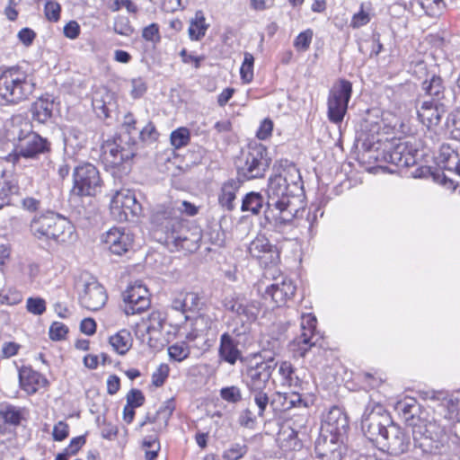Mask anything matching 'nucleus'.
Masks as SVG:
<instances>
[{"mask_svg": "<svg viewBox=\"0 0 460 460\" xmlns=\"http://www.w3.org/2000/svg\"><path fill=\"white\" fill-rule=\"evenodd\" d=\"M248 447L246 445L234 444L227 450L223 453L225 460H238L247 453Z\"/></svg>", "mask_w": 460, "mask_h": 460, "instance_id": "obj_50", "label": "nucleus"}, {"mask_svg": "<svg viewBox=\"0 0 460 460\" xmlns=\"http://www.w3.org/2000/svg\"><path fill=\"white\" fill-rule=\"evenodd\" d=\"M32 78L20 66H10L0 71V97L9 103L27 100L34 91Z\"/></svg>", "mask_w": 460, "mask_h": 460, "instance_id": "obj_5", "label": "nucleus"}, {"mask_svg": "<svg viewBox=\"0 0 460 460\" xmlns=\"http://www.w3.org/2000/svg\"><path fill=\"white\" fill-rule=\"evenodd\" d=\"M164 207H172L176 210V215L180 217V215L185 213L187 216H195L198 213V208L188 201H181L180 204L170 202L168 205H164Z\"/></svg>", "mask_w": 460, "mask_h": 460, "instance_id": "obj_54", "label": "nucleus"}, {"mask_svg": "<svg viewBox=\"0 0 460 460\" xmlns=\"http://www.w3.org/2000/svg\"><path fill=\"white\" fill-rule=\"evenodd\" d=\"M164 317L160 312H153L149 314L146 324V332L152 334L161 332L164 328Z\"/></svg>", "mask_w": 460, "mask_h": 460, "instance_id": "obj_46", "label": "nucleus"}, {"mask_svg": "<svg viewBox=\"0 0 460 460\" xmlns=\"http://www.w3.org/2000/svg\"><path fill=\"white\" fill-rule=\"evenodd\" d=\"M248 252L265 267L279 261V251L264 235H258L249 244Z\"/></svg>", "mask_w": 460, "mask_h": 460, "instance_id": "obj_16", "label": "nucleus"}, {"mask_svg": "<svg viewBox=\"0 0 460 460\" xmlns=\"http://www.w3.org/2000/svg\"><path fill=\"white\" fill-rule=\"evenodd\" d=\"M61 6L56 1H48L45 4L44 13L46 18L50 22H58L60 18Z\"/></svg>", "mask_w": 460, "mask_h": 460, "instance_id": "obj_57", "label": "nucleus"}, {"mask_svg": "<svg viewBox=\"0 0 460 460\" xmlns=\"http://www.w3.org/2000/svg\"><path fill=\"white\" fill-rule=\"evenodd\" d=\"M30 226L31 234L40 240L66 243L75 238V227L71 222L53 212L34 217Z\"/></svg>", "mask_w": 460, "mask_h": 460, "instance_id": "obj_4", "label": "nucleus"}, {"mask_svg": "<svg viewBox=\"0 0 460 460\" xmlns=\"http://www.w3.org/2000/svg\"><path fill=\"white\" fill-rule=\"evenodd\" d=\"M103 159L111 166L118 167L130 161L136 155L135 143L128 144V147L119 144L107 143L103 146Z\"/></svg>", "mask_w": 460, "mask_h": 460, "instance_id": "obj_22", "label": "nucleus"}, {"mask_svg": "<svg viewBox=\"0 0 460 460\" xmlns=\"http://www.w3.org/2000/svg\"><path fill=\"white\" fill-rule=\"evenodd\" d=\"M208 28V24L206 23L203 12L201 10L197 11L188 30L190 39L191 40H201L205 36Z\"/></svg>", "mask_w": 460, "mask_h": 460, "instance_id": "obj_36", "label": "nucleus"}, {"mask_svg": "<svg viewBox=\"0 0 460 460\" xmlns=\"http://www.w3.org/2000/svg\"><path fill=\"white\" fill-rule=\"evenodd\" d=\"M85 144V137L83 131L75 128H70L64 136V149L67 155H74L82 149Z\"/></svg>", "mask_w": 460, "mask_h": 460, "instance_id": "obj_31", "label": "nucleus"}, {"mask_svg": "<svg viewBox=\"0 0 460 460\" xmlns=\"http://www.w3.org/2000/svg\"><path fill=\"white\" fill-rule=\"evenodd\" d=\"M110 209L114 219L126 222L138 217L141 214L142 207L132 190L121 189L113 195Z\"/></svg>", "mask_w": 460, "mask_h": 460, "instance_id": "obj_12", "label": "nucleus"}, {"mask_svg": "<svg viewBox=\"0 0 460 460\" xmlns=\"http://www.w3.org/2000/svg\"><path fill=\"white\" fill-rule=\"evenodd\" d=\"M168 355L171 360L181 362L189 358L190 349L185 341H178L170 345L167 349Z\"/></svg>", "mask_w": 460, "mask_h": 460, "instance_id": "obj_41", "label": "nucleus"}, {"mask_svg": "<svg viewBox=\"0 0 460 460\" xmlns=\"http://www.w3.org/2000/svg\"><path fill=\"white\" fill-rule=\"evenodd\" d=\"M300 327L302 332L293 341V346L297 347L299 355L304 357L318 340L315 334L316 317L310 313L302 314Z\"/></svg>", "mask_w": 460, "mask_h": 460, "instance_id": "obj_18", "label": "nucleus"}, {"mask_svg": "<svg viewBox=\"0 0 460 460\" xmlns=\"http://www.w3.org/2000/svg\"><path fill=\"white\" fill-rule=\"evenodd\" d=\"M185 313L199 309L200 297L194 292H184Z\"/></svg>", "mask_w": 460, "mask_h": 460, "instance_id": "obj_60", "label": "nucleus"}, {"mask_svg": "<svg viewBox=\"0 0 460 460\" xmlns=\"http://www.w3.org/2000/svg\"><path fill=\"white\" fill-rule=\"evenodd\" d=\"M218 353L220 358L230 365H234L242 357V352L237 348V342L228 332H224L220 336Z\"/></svg>", "mask_w": 460, "mask_h": 460, "instance_id": "obj_27", "label": "nucleus"}, {"mask_svg": "<svg viewBox=\"0 0 460 460\" xmlns=\"http://www.w3.org/2000/svg\"><path fill=\"white\" fill-rule=\"evenodd\" d=\"M145 402V396L138 389H132L127 394V404L132 407H139Z\"/></svg>", "mask_w": 460, "mask_h": 460, "instance_id": "obj_63", "label": "nucleus"}, {"mask_svg": "<svg viewBox=\"0 0 460 460\" xmlns=\"http://www.w3.org/2000/svg\"><path fill=\"white\" fill-rule=\"evenodd\" d=\"M279 374L281 377V384L294 389H300L303 380L299 376L298 371L288 361H282L279 366Z\"/></svg>", "mask_w": 460, "mask_h": 460, "instance_id": "obj_32", "label": "nucleus"}, {"mask_svg": "<svg viewBox=\"0 0 460 460\" xmlns=\"http://www.w3.org/2000/svg\"><path fill=\"white\" fill-rule=\"evenodd\" d=\"M295 292L296 286L292 280L282 279L281 280H276L266 288L264 297H270L276 306H281L293 297Z\"/></svg>", "mask_w": 460, "mask_h": 460, "instance_id": "obj_24", "label": "nucleus"}, {"mask_svg": "<svg viewBox=\"0 0 460 460\" xmlns=\"http://www.w3.org/2000/svg\"><path fill=\"white\" fill-rule=\"evenodd\" d=\"M170 367L167 364H160L156 370L152 374V384L155 387L162 386L167 379Z\"/></svg>", "mask_w": 460, "mask_h": 460, "instance_id": "obj_52", "label": "nucleus"}, {"mask_svg": "<svg viewBox=\"0 0 460 460\" xmlns=\"http://www.w3.org/2000/svg\"><path fill=\"white\" fill-rule=\"evenodd\" d=\"M343 438L323 435L315 444V453L322 460H341Z\"/></svg>", "mask_w": 460, "mask_h": 460, "instance_id": "obj_20", "label": "nucleus"}, {"mask_svg": "<svg viewBox=\"0 0 460 460\" xmlns=\"http://www.w3.org/2000/svg\"><path fill=\"white\" fill-rule=\"evenodd\" d=\"M68 328L62 323L54 322L49 327V338L52 341H61L66 338Z\"/></svg>", "mask_w": 460, "mask_h": 460, "instance_id": "obj_58", "label": "nucleus"}, {"mask_svg": "<svg viewBox=\"0 0 460 460\" xmlns=\"http://www.w3.org/2000/svg\"><path fill=\"white\" fill-rule=\"evenodd\" d=\"M22 299V294L15 289L0 292V304L2 305H14L19 304Z\"/></svg>", "mask_w": 460, "mask_h": 460, "instance_id": "obj_53", "label": "nucleus"}, {"mask_svg": "<svg viewBox=\"0 0 460 460\" xmlns=\"http://www.w3.org/2000/svg\"><path fill=\"white\" fill-rule=\"evenodd\" d=\"M414 447L424 454H438L444 447L443 429L436 422L418 420L411 428Z\"/></svg>", "mask_w": 460, "mask_h": 460, "instance_id": "obj_8", "label": "nucleus"}, {"mask_svg": "<svg viewBox=\"0 0 460 460\" xmlns=\"http://www.w3.org/2000/svg\"><path fill=\"white\" fill-rule=\"evenodd\" d=\"M174 411V404L172 401H167L164 402V405H162L159 410L156 411L155 416L151 419L150 417H147V420L149 422H155V421H161L163 424V427L165 428L167 426L168 420L170 417L172 416V412Z\"/></svg>", "mask_w": 460, "mask_h": 460, "instance_id": "obj_43", "label": "nucleus"}, {"mask_svg": "<svg viewBox=\"0 0 460 460\" xmlns=\"http://www.w3.org/2000/svg\"><path fill=\"white\" fill-rule=\"evenodd\" d=\"M152 222L166 235L167 243H173L176 247L189 251L197 247L199 234L190 233L176 215L174 208L157 206L152 215Z\"/></svg>", "mask_w": 460, "mask_h": 460, "instance_id": "obj_3", "label": "nucleus"}, {"mask_svg": "<svg viewBox=\"0 0 460 460\" xmlns=\"http://www.w3.org/2000/svg\"><path fill=\"white\" fill-rule=\"evenodd\" d=\"M422 90L429 97V101L443 104H447L448 102L446 96V87L440 76L432 75L429 80H425L422 83Z\"/></svg>", "mask_w": 460, "mask_h": 460, "instance_id": "obj_28", "label": "nucleus"}, {"mask_svg": "<svg viewBox=\"0 0 460 460\" xmlns=\"http://www.w3.org/2000/svg\"><path fill=\"white\" fill-rule=\"evenodd\" d=\"M170 140L174 148L180 149L190 143V132L187 128H179L171 133Z\"/></svg>", "mask_w": 460, "mask_h": 460, "instance_id": "obj_42", "label": "nucleus"}, {"mask_svg": "<svg viewBox=\"0 0 460 460\" xmlns=\"http://www.w3.org/2000/svg\"><path fill=\"white\" fill-rule=\"evenodd\" d=\"M273 130V122L270 119H265L261 121L256 136L261 140H265L271 136Z\"/></svg>", "mask_w": 460, "mask_h": 460, "instance_id": "obj_64", "label": "nucleus"}, {"mask_svg": "<svg viewBox=\"0 0 460 460\" xmlns=\"http://www.w3.org/2000/svg\"><path fill=\"white\" fill-rule=\"evenodd\" d=\"M114 31L117 34L129 36L133 33V28L127 17L119 16L116 18L113 25Z\"/></svg>", "mask_w": 460, "mask_h": 460, "instance_id": "obj_55", "label": "nucleus"}, {"mask_svg": "<svg viewBox=\"0 0 460 460\" xmlns=\"http://www.w3.org/2000/svg\"><path fill=\"white\" fill-rule=\"evenodd\" d=\"M53 102L48 99L37 100L31 107L32 118L40 123L47 122L52 116Z\"/></svg>", "mask_w": 460, "mask_h": 460, "instance_id": "obj_35", "label": "nucleus"}, {"mask_svg": "<svg viewBox=\"0 0 460 460\" xmlns=\"http://www.w3.org/2000/svg\"><path fill=\"white\" fill-rule=\"evenodd\" d=\"M257 413L252 412L249 408L242 411L238 416V423L241 427L254 429L257 425Z\"/></svg>", "mask_w": 460, "mask_h": 460, "instance_id": "obj_48", "label": "nucleus"}, {"mask_svg": "<svg viewBox=\"0 0 460 460\" xmlns=\"http://www.w3.org/2000/svg\"><path fill=\"white\" fill-rule=\"evenodd\" d=\"M323 429L325 432L344 438L349 429L347 415L339 408H332L324 420Z\"/></svg>", "mask_w": 460, "mask_h": 460, "instance_id": "obj_25", "label": "nucleus"}, {"mask_svg": "<svg viewBox=\"0 0 460 460\" xmlns=\"http://www.w3.org/2000/svg\"><path fill=\"white\" fill-rule=\"evenodd\" d=\"M131 87L130 94L134 99L140 98L147 90L146 83L141 77L133 78L131 80Z\"/></svg>", "mask_w": 460, "mask_h": 460, "instance_id": "obj_61", "label": "nucleus"}, {"mask_svg": "<svg viewBox=\"0 0 460 460\" xmlns=\"http://www.w3.org/2000/svg\"><path fill=\"white\" fill-rule=\"evenodd\" d=\"M19 188L13 181H4L0 182V201L3 207L9 204L8 198L12 194H17Z\"/></svg>", "mask_w": 460, "mask_h": 460, "instance_id": "obj_47", "label": "nucleus"}, {"mask_svg": "<svg viewBox=\"0 0 460 460\" xmlns=\"http://www.w3.org/2000/svg\"><path fill=\"white\" fill-rule=\"evenodd\" d=\"M0 417L4 423L17 426L22 419V410L11 404L2 405L0 408Z\"/></svg>", "mask_w": 460, "mask_h": 460, "instance_id": "obj_40", "label": "nucleus"}, {"mask_svg": "<svg viewBox=\"0 0 460 460\" xmlns=\"http://www.w3.org/2000/svg\"><path fill=\"white\" fill-rule=\"evenodd\" d=\"M142 37L147 41H160L161 37L158 24L151 23L150 25L145 27L142 31Z\"/></svg>", "mask_w": 460, "mask_h": 460, "instance_id": "obj_62", "label": "nucleus"}, {"mask_svg": "<svg viewBox=\"0 0 460 460\" xmlns=\"http://www.w3.org/2000/svg\"><path fill=\"white\" fill-rule=\"evenodd\" d=\"M438 161L446 171L453 172L454 169L459 168L460 155L449 146L443 145L440 147Z\"/></svg>", "mask_w": 460, "mask_h": 460, "instance_id": "obj_34", "label": "nucleus"}, {"mask_svg": "<svg viewBox=\"0 0 460 460\" xmlns=\"http://www.w3.org/2000/svg\"><path fill=\"white\" fill-rule=\"evenodd\" d=\"M92 105L99 117L108 118L114 107L113 96L106 88L93 93Z\"/></svg>", "mask_w": 460, "mask_h": 460, "instance_id": "obj_29", "label": "nucleus"}, {"mask_svg": "<svg viewBox=\"0 0 460 460\" xmlns=\"http://www.w3.org/2000/svg\"><path fill=\"white\" fill-rule=\"evenodd\" d=\"M395 410L410 427L418 423V420H421L417 416L420 411V405L413 398H406L399 401L395 405Z\"/></svg>", "mask_w": 460, "mask_h": 460, "instance_id": "obj_30", "label": "nucleus"}, {"mask_svg": "<svg viewBox=\"0 0 460 460\" xmlns=\"http://www.w3.org/2000/svg\"><path fill=\"white\" fill-rule=\"evenodd\" d=\"M254 58L249 52L244 53L243 62L240 68L241 78L244 83H250L253 78Z\"/></svg>", "mask_w": 460, "mask_h": 460, "instance_id": "obj_44", "label": "nucleus"}, {"mask_svg": "<svg viewBox=\"0 0 460 460\" xmlns=\"http://www.w3.org/2000/svg\"><path fill=\"white\" fill-rule=\"evenodd\" d=\"M278 363L272 356H263L261 362L248 366L243 373V381L249 391L265 390Z\"/></svg>", "mask_w": 460, "mask_h": 460, "instance_id": "obj_13", "label": "nucleus"}, {"mask_svg": "<svg viewBox=\"0 0 460 460\" xmlns=\"http://www.w3.org/2000/svg\"><path fill=\"white\" fill-rule=\"evenodd\" d=\"M313 35V31L310 29L300 32L294 40V47L296 50L306 51L312 42Z\"/></svg>", "mask_w": 460, "mask_h": 460, "instance_id": "obj_49", "label": "nucleus"}, {"mask_svg": "<svg viewBox=\"0 0 460 460\" xmlns=\"http://www.w3.org/2000/svg\"><path fill=\"white\" fill-rule=\"evenodd\" d=\"M102 243L112 253L122 255L133 244V234L124 228L113 227L102 235Z\"/></svg>", "mask_w": 460, "mask_h": 460, "instance_id": "obj_19", "label": "nucleus"}, {"mask_svg": "<svg viewBox=\"0 0 460 460\" xmlns=\"http://www.w3.org/2000/svg\"><path fill=\"white\" fill-rule=\"evenodd\" d=\"M220 395L225 401L234 403L241 401L242 399L241 390L237 386L222 388Z\"/></svg>", "mask_w": 460, "mask_h": 460, "instance_id": "obj_59", "label": "nucleus"}, {"mask_svg": "<svg viewBox=\"0 0 460 460\" xmlns=\"http://www.w3.org/2000/svg\"><path fill=\"white\" fill-rule=\"evenodd\" d=\"M26 309L34 315H41L46 311V302L41 297H29L26 302Z\"/></svg>", "mask_w": 460, "mask_h": 460, "instance_id": "obj_51", "label": "nucleus"}, {"mask_svg": "<svg viewBox=\"0 0 460 460\" xmlns=\"http://www.w3.org/2000/svg\"><path fill=\"white\" fill-rule=\"evenodd\" d=\"M447 111V104L433 102L432 101H422L417 106L419 120L428 128L438 126Z\"/></svg>", "mask_w": 460, "mask_h": 460, "instance_id": "obj_23", "label": "nucleus"}, {"mask_svg": "<svg viewBox=\"0 0 460 460\" xmlns=\"http://www.w3.org/2000/svg\"><path fill=\"white\" fill-rule=\"evenodd\" d=\"M267 207L265 219L275 226L289 224L298 217L299 208L290 196L289 184L286 175L280 173L269 179L267 188Z\"/></svg>", "mask_w": 460, "mask_h": 460, "instance_id": "obj_1", "label": "nucleus"}, {"mask_svg": "<svg viewBox=\"0 0 460 460\" xmlns=\"http://www.w3.org/2000/svg\"><path fill=\"white\" fill-rule=\"evenodd\" d=\"M389 413L380 403L370 402L367 405L361 419V429L364 435L373 442H381L385 430L392 424Z\"/></svg>", "mask_w": 460, "mask_h": 460, "instance_id": "obj_9", "label": "nucleus"}, {"mask_svg": "<svg viewBox=\"0 0 460 460\" xmlns=\"http://www.w3.org/2000/svg\"><path fill=\"white\" fill-rule=\"evenodd\" d=\"M126 314H139L149 308L150 296L148 289L140 281L130 285L123 294Z\"/></svg>", "mask_w": 460, "mask_h": 460, "instance_id": "obj_15", "label": "nucleus"}, {"mask_svg": "<svg viewBox=\"0 0 460 460\" xmlns=\"http://www.w3.org/2000/svg\"><path fill=\"white\" fill-rule=\"evenodd\" d=\"M224 306L227 311L234 313L242 323L240 327L233 329V332L236 336L248 333L251 324L256 321L261 312V303L259 301L248 299L242 294H234L226 297Z\"/></svg>", "mask_w": 460, "mask_h": 460, "instance_id": "obj_7", "label": "nucleus"}, {"mask_svg": "<svg viewBox=\"0 0 460 460\" xmlns=\"http://www.w3.org/2000/svg\"><path fill=\"white\" fill-rule=\"evenodd\" d=\"M447 127L451 130L452 136L460 140V110L454 111L447 119Z\"/></svg>", "mask_w": 460, "mask_h": 460, "instance_id": "obj_56", "label": "nucleus"}, {"mask_svg": "<svg viewBox=\"0 0 460 460\" xmlns=\"http://www.w3.org/2000/svg\"><path fill=\"white\" fill-rule=\"evenodd\" d=\"M107 301V295L104 288L96 280L86 282L84 291L80 295L81 305L91 311L101 309Z\"/></svg>", "mask_w": 460, "mask_h": 460, "instance_id": "obj_21", "label": "nucleus"}, {"mask_svg": "<svg viewBox=\"0 0 460 460\" xmlns=\"http://www.w3.org/2000/svg\"><path fill=\"white\" fill-rule=\"evenodd\" d=\"M250 393L252 394L254 403L258 408V417H264V413L270 401L268 394L265 392V390L250 391Z\"/></svg>", "mask_w": 460, "mask_h": 460, "instance_id": "obj_45", "label": "nucleus"}, {"mask_svg": "<svg viewBox=\"0 0 460 460\" xmlns=\"http://www.w3.org/2000/svg\"><path fill=\"white\" fill-rule=\"evenodd\" d=\"M351 94L352 84L348 80L340 79L332 85L327 99V116L331 122L334 124L342 122Z\"/></svg>", "mask_w": 460, "mask_h": 460, "instance_id": "obj_11", "label": "nucleus"}, {"mask_svg": "<svg viewBox=\"0 0 460 460\" xmlns=\"http://www.w3.org/2000/svg\"><path fill=\"white\" fill-rule=\"evenodd\" d=\"M383 447L392 456H400L405 453L410 447L408 434L399 426L392 423L385 430L384 437L380 438Z\"/></svg>", "mask_w": 460, "mask_h": 460, "instance_id": "obj_17", "label": "nucleus"}, {"mask_svg": "<svg viewBox=\"0 0 460 460\" xmlns=\"http://www.w3.org/2000/svg\"><path fill=\"white\" fill-rule=\"evenodd\" d=\"M102 180L98 169L90 163L78 165L73 172L72 194L77 197L95 196L101 191Z\"/></svg>", "mask_w": 460, "mask_h": 460, "instance_id": "obj_10", "label": "nucleus"}, {"mask_svg": "<svg viewBox=\"0 0 460 460\" xmlns=\"http://www.w3.org/2000/svg\"><path fill=\"white\" fill-rule=\"evenodd\" d=\"M271 159L267 148L261 144H250L237 162L240 177L246 180L261 178L270 167Z\"/></svg>", "mask_w": 460, "mask_h": 460, "instance_id": "obj_6", "label": "nucleus"}, {"mask_svg": "<svg viewBox=\"0 0 460 460\" xmlns=\"http://www.w3.org/2000/svg\"><path fill=\"white\" fill-rule=\"evenodd\" d=\"M263 207V197L258 192H250L242 201V211H249L257 215Z\"/></svg>", "mask_w": 460, "mask_h": 460, "instance_id": "obj_39", "label": "nucleus"}, {"mask_svg": "<svg viewBox=\"0 0 460 460\" xmlns=\"http://www.w3.org/2000/svg\"><path fill=\"white\" fill-rule=\"evenodd\" d=\"M110 344L118 354L124 355L131 348V335L128 331L121 330L110 338Z\"/></svg>", "mask_w": 460, "mask_h": 460, "instance_id": "obj_37", "label": "nucleus"}, {"mask_svg": "<svg viewBox=\"0 0 460 460\" xmlns=\"http://www.w3.org/2000/svg\"><path fill=\"white\" fill-rule=\"evenodd\" d=\"M237 188V184L234 181H229L222 186L219 202L228 210H233L234 208V200L235 199Z\"/></svg>", "mask_w": 460, "mask_h": 460, "instance_id": "obj_38", "label": "nucleus"}, {"mask_svg": "<svg viewBox=\"0 0 460 460\" xmlns=\"http://www.w3.org/2000/svg\"><path fill=\"white\" fill-rule=\"evenodd\" d=\"M416 153L409 141L392 139L385 145L382 159L398 167H410L416 163Z\"/></svg>", "mask_w": 460, "mask_h": 460, "instance_id": "obj_14", "label": "nucleus"}, {"mask_svg": "<svg viewBox=\"0 0 460 460\" xmlns=\"http://www.w3.org/2000/svg\"><path fill=\"white\" fill-rule=\"evenodd\" d=\"M410 5L413 12L422 10L429 16L439 15L446 6L444 0H411Z\"/></svg>", "mask_w": 460, "mask_h": 460, "instance_id": "obj_33", "label": "nucleus"}, {"mask_svg": "<svg viewBox=\"0 0 460 460\" xmlns=\"http://www.w3.org/2000/svg\"><path fill=\"white\" fill-rule=\"evenodd\" d=\"M21 387L30 394L36 393L40 387L48 384L47 379L31 367H22L19 371Z\"/></svg>", "mask_w": 460, "mask_h": 460, "instance_id": "obj_26", "label": "nucleus"}, {"mask_svg": "<svg viewBox=\"0 0 460 460\" xmlns=\"http://www.w3.org/2000/svg\"><path fill=\"white\" fill-rule=\"evenodd\" d=\"M7 131L13 141V152L6 156L8 162L16 164L21 159L35 160L50 150L49 140L33 132L31 123L22 118L13 119Z\"/></svg>", "mask_w": 460, "mask_h": 460, "instance_id": "obj_2", "label": "nucleus"}]
</instances>
